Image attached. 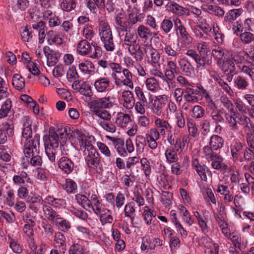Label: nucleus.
Wrapping results in <instances>:
<instances>
[{"label": "nucleus", "mask_w": 254, "mask_h": 254, "mask_svg": "<svg viewBox=\"0 0 254 254\" xmlns=\"http://www.w3.org/2000/svg\"><path fill=\"white\" fill-rule=\"evenodd\" d=\"M78 140L80 149L83 152L86 165L91 169H97L100 161L97 150L86 136H79Z\"/></svg>", "instance_id": "obj_1"}, {"label": "nucleus", "mask_w": 254, "mask_h": 254, "mask_svg": "<svg viewBox=\"0 0 254 254\" xmlns=\"http://www.w3.org/2000/svg\"><path fill=\"white\" fill-rule=\"evenodd\" d=\"M69 129V127H66L58 128L56 130L50 128L49 135H45L43 138L45 147L57 149L59 142L61 145L65 144L67 141V131Z\"/></svg>", "instance_id": "obj_2"}, {"label": "nucleus", "mask_w": 254, "mask_h": 254, "mask_svg": "<svg viewBox=\"0 0 254 254\" xmlns=\"http://www.w3.org/2000/svg\"><path fill=\"white\" fill-rule=\"evenodd\" d=\"M99 35L105 50L112 52L115 49L113 36L109 24L104 20H101L99 25Z\"/></svg>", "instance_id": "obj_3"}, {"label": "nucleus", "mask_w": 254, "mask_h": 254, "mask_svg": "<svg viewBox=\"0 0 254 254\" xmlns=\"http://www.w3.org/2000/svg\"><path fill=\"white\" fill-rule=\"evenodd\" d=\"M113 78L114 80V83L118 87H121L123 85L128 87L130 89L133 88L132 82L133 74L127 69L124 68L121 72L116 75H114Z\"/></svg>", "instance_id": "obj_4"}, {"label": "nucleus", "mask_w": 254, "mask_h": 254, "mask_svg": "<svg viewBox=\"0 0 254 254\" xmlns=\"http://www.w3.org/2000/svg\"><path fill=\"white\" fill-rule=\"evenodd\" d=\"M186 55L192 59L196 64V67L201 70L205 69L206 65H210L212 63L211 57L208 55L201 57L193 49L187 50Z\"/></svg>", "instance_id": "obj_5"}, {"label": "nucleus", "mask_w": 254, "mask_h": 254, "mask_svg": "<svg viewBox=\"0 0 254 254\" xmlns=\"http://www.w3.org/2000/svg\"><path fill=\"white\" fill-rule=\"evenodd\" d=\"M40 135L35 134L32 139H30L25 142L23 152L26 158H30L40 153Z\"/></svg>", "instance_id": "obj_6"}, {"label": "nucleus", "mask_w": 254, "mask_h": 254, "mask_svg": "<svg viewBox=\"0 0 254 254\" xmlns=\"http://www.w3.org/2000/svg\"><path fill=\"white\" fill-rule=\"evenodd\" d=\"M144 51L148 64L154 67H160V55L159 52L151 44H148Z\"/></svg>", "instance_id": "obj_7"}, {"label": "nucleus", "mask_w": 254, "mask_h": 254, "mask_svg": "<svg viewBox=\"0 0 254 254\" xmlns=\"http://www.w3.org/2000/svg\"><path fill=\"white\" fill-rule=\"evenodd\" d=\"M191 166L197 173L201 179L205 182L207 180V174L211 176V173L209 168L205 165H201L197 158L192 160Z\"/></svg>", "instance_id": "obj_8"}, {"label": "nucleus", "mask_w": 254, "mask_h": 254, "mask_svg": "<svg viewBox=\"0 0 254 254\" xmlns=\"http://www.w3.org/2000/svg\"><path fill=\"white\" fill-rule=\"evenodd\" d=\"M148 46V44H145L141 47L138 43L128 47V51L130 55L135 60L136 62H140L143 59L145 52L144 50Z\"/></svg>", "instance_id": "obj_9"}, {"label": "nucleus", "mask_w": 254, "mask_h": 254, "mask_svg": "<svg viewBox=\"0 0 254 254\" xmlns=\"http://www.w3.org/2000/svg\"><path fill=\"white\" fill-rule=\"evenodd\" d=\"M113 100H114V97L110 96L98 98L92 102V108L103 109L111 108L113 106Z\"/></svg>", "instance_id": "obj_10"}, {"label": "nucleus", "mask_w": 254, "mask_h": 254, "mask_svg": "<svg viewBox=\"0 0 254 254\" xmlns=\"http://www.w3.org/2000/svg\"><path fill=\"white\" fill-rule=\"evenodd\" d=\"M178 64L182 73L187 76L191 77L194 73V68L185 58L179 59Z\"/></svg>", "instance_id": "obj_11"}, {"label": "nucleus", "mask_w": 254, "mask_h": 254, "mask_svg": "<svg viewBox=\"0 0 254 254\" xmlns=\"http://www.w3.org/2000/svg\"><path fill=\"white\" fill-rule=\"evenodd\" d=\"M78 68L80 72L88 78L95 74V65L90 61L85 60L79 63Z\"/></svg>", "instance_id": "obj_12"}, {"label": "nucleus", "mask_w": 254, "mask_h": 254, "mask_svg": "<svg viewBox=\"0 0 254 254\" xmlns=\"http://www.w3.org/2000/svg\"><path fill=\"white\" fill-rule=\"evenodd\" d=\"M14 126L7 123L3 124L0 127V144H4L7 141V136L14 134Z\"/></svg>", "instance_id": "obj_13"}, {"label": "nucleus", "mask_w": 254, "mask_h": 254, "mask_svg": "<svg viewBox=\"0 0 254 254\" xmlns=\"http://www.w3.org/2000/svg\"><path fill=\"white\" fill-rule=\"evenodd\" d=\"M166 7L169 12L177 16L189 15V12L187 8L180 5L174 1L168 2L166 4Z\"/></svg>", "instance_id": "obj_14"}, {"label": "nucleus", "mask_w": 254, "mask_h": 254, "mask_svg": "<svg viewBox=\"0 0 254 254\" xmlns=\"http://www.w3.org/2000/svg\"><path fill=\"white\" fill-rule=\"evenodd\" d=\"M111 84V81L109 78L100 77L95 81L94 86L97 92L104 93L109 90Z\"/></svg>", "instance_id": "obj_15"}, {"label": "nucleus", "mask_w": 254, "mask_h": 254, "mask_svg": "<svg viewBox=\"0 0 254 254\" xmlns=\"http://www.w3.org/2000/svg\"><path fill=\"white\" fill-rule=\"evenodd\" d=\"M66 238L64 235L61 232L55 233L54 242L56 248H59L61 253L64 254L66 249Z\"/></svg>", "instance_id": "obj_16"}, {"label": "nucleus", "mask_w": 254, "mask_h": 254, "mask_svg": "<svg viewBox=\"0 0 254 254\" xmlns=\"http://www.w3.org/2000/svg\"><path fill=\"white\" fill-rule=\"evenodd\" d=\"M156 128L160 133L161 136H165L167 131H171L172 127L169 123L164 119L157 118L154 122Z\"/></svg>", "instance_id": "obj_17"}, {"label": "nucleus", "mask_w": 254, "mask_h": 254, "mask_svg": "<svg viewBox=\"0 0 254 254\" xmlns=\"http://www.w3.org/2000/svg\"><path fill=\"white\" fill-rule=\"evenodd\" d=\"M175 31L178 37V40H180L183 45L186 46L191 44L193 39L187 31L185 27L177 29Z\"/></svg>", "instance_id": "obj_18"}, {"label": "nucleus", "mask_w": 254, "mask_h": 254, "mask_svg": "<svg viewBox=\"0 0 254 254\" xmlns=\"http://www.w3.org/2000/svg\"><path fill=\"white\" fill-rule=\"evenodd\" d=\"M27 183H31V179L29 177L27 172L24 171L18 172L17 174L14 175L12 177V182L14 185L18 187L23 186Z\"/></svg>", "instance_id": "obj_19"}, {"label": "nucleus", "mask_w": 254, "mask_h": 254, "mask_svg": "<svg viewBox=\"0 0 254 254\" xmlns=\"http://www.w3.org/2000/svg\"><path fill=\"white\" fill-rule=\"evenodd\" d=\"M224 73L236 74L235 63L230 59H224L217 65Z\"/></svg>", "instance_id": "obj_20"}, {"label": "nucleus", "mask_w": 254, "mask_h": 254, "mask_svg": "<svg viewBox=\"0 0 254 254\" xmlns=\"http://www.w3.org/2000/svg\"><path fill=\"white\" fill-rule=\"evenodd\" d=\"M59 168L64 173L68 174L70 173L74 168L73 162L66 157H61L58 161Z\"/></svg>", "instance_id": "obj_21"}, {"label": "nucleus", "mask_w": 254, "mask_h": 254, "mask_svg": "<svg viewBox=\"0 0 254 254\" xmlns=\"http://www.w3.org/2000/svg\"><path fill=\"white\" fill-rule=\"evenodd\" d=\"M122 97L124 101L123 106L127 109H131L134 106L135 99L133 94L129 90L123 91L122 93Z\"/></svg>", "instance_id": "obj_22"}, {"label": "nucleus", "mask_w": 254, "mask_h": 254, "mask_svg": "<svg viewBox=\"0 0 254 254\" xmlns=\"http://www.w3.org/2000/svg\"><path fill=\"white\" fill-rule=\"evenodd\" d=\"M130 116L123 112H119L115 118V124L118 127L125 128L131 122Z\"/></svg>", "instance_id": "obj_23"}, {"label": "nucleus", "mask_w": 254, "mask_h": 254, "mask_svg": "<svg viewBox=\"0 0 254 254\" xmlns=\"http://www.w3.org/2000/svg\"><path fill=\"white\" fill-rule=\"evenodd\" d=\"M91 49V44L86 40H82L77 45L76 53L80 56H85L90 54Z\"/></svg>", "instance_id": "obj_24"}, {"label": "nucleus", "mask_w": 254, "mask_h": 254, "mask_svg": "<svg viewBox=\"0 0 254 254\" xmlns=\"http://www.w3.org/2000/svg\"><path fill=\"white\" fill-rule=\"evenodd\" d=\"M161 50L167 56L168 59L170 60H176L180 52V50H179L178 48H175L171 44H166L162 46Z\"/></svg>", "instance_id": "obj_25"}, {"label": "nucleus", "mask_w": 254, "mask_h": 254, "mask_svg": "<svg viewBox=\"0 0 254 254\" xmlns=\"http://www.w3.org/2000/svg\"><path fill=\"white\" fill-rule=\"evenodd\" d=\"M43 52L47 58V64L49 66H54L58 62L57 54L54 51L51 50L49 47L45 46Z\"/></svg>", "instance_id": "obj_26"}, {"label": "nucleus", "mask_w": 254, "mask_h": 254, "mask_svg": "<svg viewBox=\"0 0 254 254\" xmlns=\"http://www.w3.org/2000/svg\"><path fill=\"white\" fill-rule=\"evenodd\" d=\"M92 112L93 115L98 118L97 121L99 123L101 122H106L111 119L112 116L110 113L105 109L92 108Z\"/></svg>", "instance_id": "obj_27"}, {"label": "nucleus", "mask_w": 254, "mask_h": 254, "mask_svg": "<svg viewBox=\"0 0 254 254\" xmlns=\"http://www.w3.org/2000/svg\"><path fill=\"white\" fill-rule=\"evenodd\" d=\"M47 40L49 45H62L64 43L63 39L54 30H50L47 33Z\"/></svg>", "instance_id": "obj_28"}, {"label": "nucleus", "mask_w": 254, "mask_h": 254, "mask_svg": "<svg viewBox=\"0 0 254 254\" xmlns=\"http://www.w3.org/2000/svg\"><path fill=\"white\" fill-rule=\"evenodd\" d=\"M42 164V158L40 155H39V154H37L33 156H31L30 158H26V161L23 162L21 165L23 169H27L29 165L37 167L41 166Z\"/></svg>", "instance_id": "obj_29"}, {"label": "nucleus", "mask_w": 254, "mask_h": 254, "mask_svg": "<svg viewBox=\"0 0 254 254\" xmlns=\"http://www.w3.org/2000/svg\"><path fill=\"white\" fill-rule=\"evenodd\" d=\"M43 210L45 218L53 223L60 215L52 207L46 204L43 205Z\"/></svg>", "instance_id": "obj_30"}, {"label": "nucleus", "mask_w": 254, "mask_h": 254, "mask_svg": "<svg viewBox=\"0 0 254 254\" xmlns=\"http://www.w3.org/2000/svg\"><path fill=\"white\" fill-rule=\"evenodd\" d=\"M161 168L162 169V171L160 173L159 176L157 178V181L159 184L164 189H169L170 188L169 183V175L167 174L165 166H161Z\"/></svg>", "instance_id": "obj_31"}, {"label": "nucleus", "mask_w": 254, "mask_h": 254, "mask_svg": "<svg viewBox=\"0 0 254 254\" xmlns=\"http://www.w3.org/2000/svg\"><path fill=\"white\" fill-rule=\"evenodd\" d=\"M96 215L99 217L100 222L103 225L106 223H111L113 220L111 211L107 208L101 209L100 213Z\"/></svg>", "instance_id": "obj_32"}, {"label": "nucleus", "mask_w": 254, "mask_h": 254, "mask_svg": "<svg viewBox=\"0 0 254 254\" xmlns=\"http://www.w3.org/2000/svg\"><path fill=\"white\" fill-rule=\"evenodd\" d=\"M13 112L12 101L10 99H7L1 104L0 109V119L7 117Z\"/></svg>", "instance_id": "obj_33"}, {"label": "nucleus", "mask_w": 254, "mask_h": 254, "mask_svg": "<svg viewBox=\"0 0 254 254\" xmlns=\"http://www.w3.org/2000/svg\"><path fill=\"white\" fill-rule=\"evenodd\" d=\"M178 153L173 147L167 148L165 151L166 162L169 164L177 162L179 160Z\"/></svg>", "instance_id": "obj_34"}, {"label": "nucleus", "mask_w": 254, "mask_h": 254, "mask_svg": "<svg viewBox=\"0 0 254 254\" xmlns=\"http://www.w3.org/2000/svg\"><path fill=\"white\" fill-rule=\"evenodd\" d=\"M53 223L59 229L63 232H67L71 228L70 222L68 220L62 217L60 215Z\"/></svg>", "instance_id": "obj_35"}, {"label": "nucleus", "mask_w": 254, "mask_h": 254, "mask_svg": "<svg viewBox=\"0 0 254 254\" xmlns=\"http://www.w3.org/2000/svg\"><path fill=\"white\" fill-rule=\"evenodd\" d=\"M227 50L221 47H215L212 50L211 55L214 59L216 61L217 65L220 64V63L223 61V58L224 57L225 53Z\"/></svg>", "instance_id": "obj_36"}, {"label": "nucleus", "mask_w": 254, "mask_h": 254, "mask_svg": "<svg viewBox=\"0 0 254 254\" xmlns=\"http://www.w3.org/2000/svg\"><path fill=\"white\" fill-rule=\"evenodd\" d=\"M239 116V114H236L234 112H233V114H226L225 115V117L229 127H231V129L233 130H237L239 129V126L238 125Z\"/></svg>", "instance_id": "obj_37"}, {"label": "nucleus", "mask_w": 254, "mask_h": 254, "mask_svg": "<svg viewBox=\"0 0 254 254\" xmlns=\"http://www.w3.org/2000/svg\"><path fill=\"white\" fill-rule=\"evenodd\" d=\"M78 91L79 93L83 96L82 98L83 100L85 101H89L91 100L92 92L90 85L82 82L81 84V87L79 88Z\"/></svg>", "instance_id": "obj_38"}, {"label": "nucleus", "mask_w": 254, "mask_h": 254, "mask_svg": "<svg viewBox=\"0 0 254 254\" xmlns=\"http://www.w3.org/2000/svg\"><path fill=\"white\" fill-rule=\"evenodd\" d=\"M84 242L80 241L72 244L69 250V254H85L86 249L83 245Z\"/></svg>", "instance_id": "obj_39"}, {"label": "nucleus", "mask_w": 254, "mask_h": 254, "mask_svg": "<svg viewBox=\"0 0 254 254\" xmlns=\"http://www.w3.org/2000/svg\"><path fill=\"white\" fill-rule=\"evenodd\" d=\"M9 241V246L12 251L17 254H20L22 251V248L20 244L18 242L17 239L14 235L7 236Z\"/></svg>", "instance_id": "obj_40"}, {"label": "nucleus", "mask_w": 254, "mask_h": 254, "mask_svg": "<svg viewBox=\"0 0 254 254\" xmlns=\"http://www.w3.org/2000/svg\"><path fill=\"white\" fill-rule=\"evenodd\" d=\"M224 143L223 139L218 135H212L209 141V145L213 150H217L222 147Z\"/></svg>", "instance_id": "obj_41"}, {"label": "nucleus", "mask_w": 254, "mask_h": 254, "mask_svg": "<svg viewBox=\"0 0 254 254\" xmlns=\"http://www.w3.org/2000/svg\"><path fill=\"white\" fill-rule=\"evenodd\" d=\"M243 144L239 141H234L231 145V152L235 161L239 159L242 152Z\"/></svg>", "instance_id": "obj_42"}, {"label": "nucleus", "mask_w": 254, "mask_h": 254, "mask_svg": "<svg viewBox=\"0 0 254 254\" xmlns=\"http://www.w3.org/2000/svg\"><path fill=\"white\" fill-rule=\"evenodd\" d=\"M146 88L149 91L155 93L159 88V83L157 80L153 77L148 78L145 81Z\"/></svg>", "instance_id": "obj_43"}, {"label": "nucleus", "mask_w": 254, "mask_h": 254, "mask_svg": "<svg viewBox=\"0 0 254 254\" xmlns=\"http://www.w3.org/2000/svg\"><path fill=\"white\" fill-rule=\"evenodd\" d=\"M238 67L240 71L247 74L252 80H254V64H239Z\"/></svg>", "instance_id": "obj_44"}, {"label": "nucleus", "mask_w": 254, "mask_h": 254, "mask_svg": "<svg viewBox=\"0 0 254 254\" xmlns=\"http://www.w3.org/2000/svg\"><path fill=\"white\" fill-rule=\"evenodd\" d=\"M63 188L67 193H74L77 191L76 183L71 179H66L63 185Z\"/></svg>", "instance_id": "obj_45"}, {"label": "nucleus", "mask_w": 254, "mask_h": 254, "mask_svg": "<svg viewBox=\"0 0 254 254\" xmlns=\"http://www.w3.org/2000/svg\"><path fill=\"white\" fill-rule=\"evenodd\" d=\"M90 207L96 214L100 213V210L101 209L102 204L99 200L96 194H93L90 197Z\"/></svg>", "instance_id": "obj_46"}, {"label": "nucleus", "mask_w": 254, "mask_h": 254, "mask_svg": "<svg viewBox=\"0 0 254 254\" xmlns=\"http://www.w3.org/2000/svg\"><path fill=\"white\" fill-rule=\"evenodd\" d=\"M75 199L77 202L83 208L86 210L90 209V199L85 195L77 193L75 195Z\"/></svg>", "instance_id": "obj_47"}, {"label": "nucleus", "mask_w": 254, "mask_h": 254, "mask_svg": "<svg viewBox=\"0 0 254 254\" xmlns=\"http://www.w3.org/2000/svg\"><path fill=\"white\" fill-rule=\"evenodd\" d=\"M238 124L243 126L246 131H251L254 130V126L252 123L250 119L248 117L239 115Z\"/></svg>", "instance_id": "obj_48"}, {"label": "nucleus", "mask_w": 254, "mask_h": 254, "mask_svg": "<svg viewBox=\"0 0 254 254\" xmlns=\"http://www.w3.org/2000/svg\"><path fill=\"white\" fill-rule=\"evenodd\" d=\"M213 149L209 145L203 148L202 153L203 157L208 161L214 160L218 157V154L213 151Z\"/></svg>", "instance_id": "obj_49"}, {"label": "nucleus", "mask_w": 254, "mask_h": 254, "mask_svg": "<svg viewBox=\"0 0 254 254\" xmlns=\"http://www.w3.org/2000/svg\"><path fill=\"white\" fill-rule=\"evenodd\" d=\"M196 48L201 57L208 55L207 54L210 52L209 43L200 41L197 43Z\"/></svg>", "instance_id": "obj_50"}, {"label": "nucleus", "mask_w": 254, "mask_h": 254, "mask_svg": "<svg viewBox=\"0 0 254 254\" xmlns=\"http://www.w3.org/2000/svg\"><path fill=\"white\" fill-rule=\"evenodd\" d=\"M137 34L141 39L144 40H147L152 35L150 29L143 25L138 27Z\"/></svg>", "instance_id": "obj_51"}, {"label": "nucleus", "mask_w": 254, "mask_h": 254, "mask_svg": "<svg viewBox=\"0 0 254 254\" xmlns=\"http://www.w3.org/2000/svg\"><path fill=\"white\" fill-rule=\"evenodd\" d=\"M234 85L239 90H245L249 86V82L243 77L238 75L236 76L234 81Z\"/></svg>", "instance_id": "obj_52"}, {"label": "nucleus", "mask_w": 254, "mask_h": 254, "mask_svg": "<svg viewBox=\"0 0 254 254\" xmlns=\"http://www.w3.org/2000/svg\"><path fill=\"white\" fill-rule=\"evenodd\" d=\"M173 23L169 18L165 17L160 24V29L165 33H169L173 29Z\"/></svg>", "instance_id": "obj_53"}, {"label": "nucleus", "mask_w": 254, "mask_h": 254, "mask_svg": "<svg viewBox=\"0 0 254 254\" xmlns=\"http://www.w3.org/2000/svg\"><path fill=\"white\" fill-rule=\"evenodd\" d=\"M223 159L222 157L218 155V157L214 160H211L212 161L211 166L214 169L219 170H225L226 169L227 166L222 162Z\"/></svg>", "instance_id": "obj_54"}, {"label": "nucleus", "mask_w": 254, "mask_h": 254, "mask_svg": "<svg viewBox=\"0 0 254 254\" xmlns=\"http://www.w3.org/2000/svg\"><path fill=\"white\" fill-rule=\"evenodd\" d=\"M12 85L18 90L22 89L25 86V80L20 75L15 74L12 78Z\"/></svg>", "instance_id": "obj_55"}, {"label": "nucleus", "mask_w": 254, "mask_h": 254, "mask_svg": "<svg viewBox=\"0 0 254 254\" xmlns=\"http://www.w3.org/2000/svg\"><path fill=\"white\" fill-rule=\"evenodd\" d=\"M205 114L204 109L199 105H195L191 109V117L194 119L202 118Z\"/></svg>", "instance_id": "obj_56"}, {"label": "nucleus", "mask_w": 254, "mask_h": 254, "mask_svg": "<svg viewBox=\"0 0 254 254\" xmlns=\"http://www.w3.org/2000/svg\"><path fill=\"white\" fill-rule=\"evenodd\" d=\"M174 116L176 126L179 128H184L185 126L186 121L183 112L181 110H178Z\"/></svg>", "instance_id": "obj_57"}, {"label": "nucleus", "mask_w": 254, "mask_h": 254, "mask_svg": "<svg viewBox=\"0 0 254 254\" xmlns=\"http://www.w3.org/2000/svg\"><path fill=\"white\" fill-rule=\"evenodd\" d=\"M239 37L245 44H249L254 41V34L249 31H244L241 33Z\"/></svg>", "instance_id": "obj_58"}, {"label": "nucleus", "mask_w": 254, "mask_h": 254, "mask_svg": "<svg viewBox=\"0 0 254 254\" xmlns=\"http://www.w3.org/2000/svg\"><path fill=\"white\" fill-rule=\"evenodd\" d=\"M97 146L100 152L109 159L110 162H114V158H111V153L108 147L104 143L97 142Z\"/></svg>", "instance_id": "obj_59"}, {"label": "nucleus", "mask_w": 254, "mask_h": 254, "mask_svg": "<svg viewBox=\"0 0 254 254\" xmlns=\"http://www.w3.org/2000/svg\"><path fill=\"white\" fill-rule=\"evenodd\" d=\"M41 226L43 229V233L47 238L52 236L54 233V229L52 225L46 220L43 221Z\"/></svg>", "instance_id": "obj_60"}, {"label": "nucleus", "mask_w": 254, "mask_h": 254, "mask_svg": "<svg viewBox=\"0 0 254 254\" xmlns=\"http://www.w3.org/2000/svg\"><path fill=\"white\" fill-rule=\"evenodd\" d=\"M201 133L206 135L210 131V121L209 119H203L200 122Z\"/></svg>", "instance_id": "obj_61"}, {"label": "nucleus", "mask_w": 254, "mask_h": 254, "mask_svg": "<svg viewBox=\"0 0 254 254\" xmlns=\"http://www.w3.org/2000/svg\"><path fill=\"white\" fill-rule=\"evenodd\" d=\"M76 3L74 0H63L61 3V7L66 11H70L75 7Z\"/></svg>", "instance_id": "obj_62"}, {"label": "nucleus", "mask_w": 254, "mask_h": 254, "mask_svg": "<svg viewBox=\"0 0 254 254\" xmlns=\"http://www.w3.org/2000/svg\"><path fill=\"white\" fill-rule=\"evenodd\" d=\"M136 43V37L132 33H126L124 40V45L130 47Z\"/></svg>", "instance_id": "obj_63"}, {"label": "nucleus", "mask_w": 254, "mask_h": 254, "mask_svg": "<svg viewBox=\"0 0 254 254\" xmlns=\"http://www.w3.org/2000/svg\"><path fill=\"white\" fill-rule=\"evenodd\" d=\"M153 211L148 206H145L143 209V218L147 225L151 224L153 215Z\"/></svg>", "instance_id": "obj_64"}]
</instances>
